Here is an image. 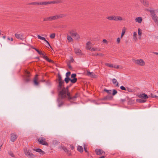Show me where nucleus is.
<instances>
[{
	"mask_svg": "<svg viewBox=\"0 0 158 158\" xmlns=\"http://www.w3.org/2000/svg\"><path fill=\"white\" fill-rule=\"evenodd\" d=\"M58 89L60 91V94L62 98H68L70 99V94L68 92V87L66 88L64 87V81H59Z\"/></svg>",
	"mask_w": 158,
	"mask_h": 158,
	"instance_id": "nucleus-1",
	"label": "nucleus"
},
{
	"mask_svg": "<svg viewBox=\"0 0 158 158\" xmlns=\"http://www.w3.org/2000/svg\"><path fill=\"white\" fill-rule=\"evenodd\" d=\"M64 15L63 14L52 16H51L48 17L44 18V21H46L54 20L62 18L64 17Z\"/></svg>",
	"mask_w": 158,
	"mask_h": 158,
	"instance_id": "nucleus-2",
	"label": "nucleus"
},
{
	"mask_svg": "<svg viewBox=\"0 0 158 158\" xmlns=\"http://www.w3.org/2000/svg\"><path fill=\"white\" fill-rule=\"evenodd\" d=\"M151 14L152 16V19L156 23H158V18L156 15L155 13L157 12V10H150V11Z\"/></svg>",
	"mask_w": 158,
	"mask_h": 158,
	"instance_id": "nucleus-3",
	"label": "nucleus"
},
{
	"mask_svg": "<svg viewBox=\"0 0 158 158\" xmlns=\"http://www.w3.org/2000/svg\"><path fill=\"white\" fill-rule=\"evenodd\" d=\"M38 141L40 144L47 146H49L48 143L46 142L45 138L41 137L38 139Z\"/></svg>",
	"mask_w": 158,
	"mask_h": 158,
	"instance_id": "nucleus-4",
	"label": "nucleus"
},
{
	"mask_svg": "<svg viewBox=\"0 0 158 158\" xmlns=\"http://www.w3.org/2000/svg\"><path fill=\"white\" fill-rule=\"evenodd\" d=\"M69 32L71 35L73 37H74L76 40H78L80 39V35L77 32H75L73 30L70 31Z\"/></svg>",
	"mask_w": 158,
	"mask_h": 158,
	"instance_id": "nucleus-5",
	"label": "nucleus"
},
{
	"mask_svg": "<svg viewBox=\"0 0 158 158\" xmlns=\"http://www.w3.org/2000/svg\"><path fill=\"white\" fill-rule=\"evenodd\" d=\"M25 154L26 156L30 158H33L35 156L31 152V151L29 149H26L24 150Z\"/></svg>",
	"mask_w": 158,
	"mask_h": 158,
	"instance_id": "nucleus-6",
	"label": "nucleus"
},
{
	"mask_svg": "<svg viewBox=\"0 0 158 158\" xmlns=\"http://www.w3.org/2000/svg\"><path fill=\"white\" fill-rule=\"evenodd\" d=\"M135 64L141 66H143L145 65V62L142 59H137L135 60Z\"/></svg>",
	"mask_w": 158,
	"mask_h": 158,
	"instance_id": "nucleus-7",
	"label": "nucleus"
},
{
	"mask_svg": "<svg viewBox=\"0 0 158 158\" xmlns=\"http://www.w3.org/2000/svg\"><path fill=\"white\" fill-rule=\"evenodd\" d=\"M15 36L17 39L21 40H23L25 38L23 34L21 33H16L15 34Z\"/></svg>",
	"mask_w": 158,
	"mask_h": 158,
	"instance_id": "nucleus-8",
	"label": "nucleus"
},
{
	"mask_svg": "<svg viewBox=\"0 0 158 158\" xmlns=\"http://www.w3.org/2000/svg\"><path fill=\"white\" fill-rule=\"evenodd\" d=\"M18 135L15 133H12L10 135V139L11 141L14 142L17 139Z\"/></svg>",
	"mask_w": 158,
	"mask_h": 158,
	"instance_id": "nucleus-9",
	"label": "nucleus"
},
{
	"mask_svg": "<svg viewBox=\"0 0 158 158\" xmlns=\"http://www.w3.org/2000/svg\"><path fill=\"white\" fill-rule=\"evenodd\" d=\"M76 77V74L75 73L72 74L71 75V81L72 83H74L77 81V79Z\"/></svg>",
	"mask_w": 158,
	"mask_h": 158,
	"instance_id": "nucleus-10",
	"label": "nucleus"
},
{
	"mask_svg": "<svg viewBox=\"0 0 158 158\" xmlns=\"http://www.w3.org/2000/svg\"><path fill=\"white\" fill-rule=\"evenodd\" d=\"M96 153L97 155H101L103 154H105V152L102 149H96L95 150Z\"/></svg>",
	"mask_w": 158,
	"mask_h": 158,
	"instance_id": "nucleus-11",
	"label": "nucleus"
},
{
	"mask_svg": "<svg viewBox=\"0 0 158 158\" xmlns=\"http://www.w3.org/2000/svg\"><path fill=\"white\" fill-rule=\"evenodd\" d=\"M87 75L92 78L96 77V76L93 73L87 71L86 73Z\"/></svg>",
	"mask_w": 158,
	"mask_h": 158,
	"instance_id": "nucleus-12",
	"label": "nucleus"
},
{
	"mask_svg": "<svg viewBox=\"0 0 158 158\" xmlns=\"http://www.w3.org/2000/svg\"><path fill=\"white\" fill-rule=\"evenodd\" d=\"M135 22L139 24H141L143 21V18L141 17H138L135 18Z\"/></svg>",
	"mask_w": 158,
	"mask_h": 158,
	"instance_id": "nucleus-13",
	"label": "nucleus"
},
{
	"mask_svg": "<svg viewBox=\"0 0 158 158\" xmlns=\"http://www.w3.org/2000/svg\"><path fill=\"white\" fill-rule=\"evenodd\" d=\"M75 52L77 55H81L82 54L81 51L79 49L76 48L74 50Z\"/></svg>",
	"mask_w": 158,
	"mask_h": 158,
	"instance_id": "nucleus-14",
	"label": "nucleus"
},
{
	"mask_svg": "<svg viewBox=\"0 0 158 158\" xmlns=\"http://www.w3.org/2000/svg\"><path fill=\"white\" fill-rule=\"evenodd\" d=\"M139 98L143 99H145L148 98V97L147 94H141L139 96Z\"/></svg>",
	"mask_w": 158,
	"mask_h": 158,
	"instance_id": "nucleus-15",
	"label": "nucleus"
},
{
	"mask_svg": "<svg viewBox=\"0 0 158 158\" xmlns=\"http://www.w3.org/2000/svg\"><path fill=\"white\" fill-rule=\"evenodd\" d=\"M112 82L113 84L116 86L117 87H118L119 85H118V83L117 81V80L115 78H113L112 80Z\"/></svg>",
	"mask_w": 158,
	"mask_h": 158,
	"instance_id": "nucleus-16",
	"label": "nucleus"
},
{
	"mask_svg": "<svg viewBox=\"0 0 158 158\" xmlns=\"http://www.w3.org/2000/svg\"><path fill=\"white\" fill-rule=\"evenodd\" d=\"M106 19L109 20H113L115 21V16L111 15L106 17Z\"/></svg>",
	"mask_w": 158,
	"mask_h": 158,
	"instance_id": "nucleus-17",
	"label": "nucleus"
},
{
	"mask_svg": "<svg viewBox=\"0 0 158 158\" xmlns=\"http://www.w3.org/2000/svg\"><path fill=\"white\" fill-rule=\"evenodd\" d=\"M33 150L36 152L40 153L41 155H43L45 154V152L40 148L34 149Z\"/></svg>",
	"mask_w": 158,
	"mask_h": 158,
	"instance_id": "nucleus-18",
	"label": "nucleus"
},
{
	"mask_svg": "<svg viewBox=\"0 0 158 158\" xmlns=\"http://www.w3.org/2000/svg\"><path fill=\"white\" fill-rule=\"evenodd\" d=\"M138 33L139 36L138 39L140 40L141 38L142 31V30L140 28H138Z\"/></svg>",
	"mask_w": 158,
	"mask_h": 158,
	"instance_id": "nucleus-19",
	"label": "nucleus"
},
{
	"mask_svg": "<svg viewBox=\"0 0 158 158\" xmlns=\"http://www.w3.org/2000/svg\"><path fill=\"white\" fill-rule=\"evenodd\" d=\"M137 33L135 31L133 32V40L134 42H136L137 40Z\"/></svg>",
	"mask_w": 158,
	"mask_h": 158,
	"instance_id": "nucleus-20",
	"label": "nucleus"
},
{
	"mask_svg": "<svg viewBox=\"0 0 158 158\" xmlns=\"http://www.w3.org/2000/svg\"><path fill=\"white\" fill-rule=\"evenodd\" d=\"M37 37H38V38L40 39V40H44V41H45L47 43V44H48V45L49 46H50V44L49 43V42L45 39V38H44V37H42V36H40V35H37Z\"/></svg>",
	"mask_w": 158,
	"mask_h": 158,
	"instance_id": "nucleus-21",
	"label": "nucleus"
},
{
	"mask_svg": "<svg viewBox=\"0 0 158 158\" xmlns=\"http://www.w3.org/2000/svg\"><path fill=\"white\" fill-rule=\"evenodd\" d=\"M125 19L123 18L122 17L120 16H115V21H121L123 20H124Z\"/></svg>",
	"mask_w": 158,
	"mask_h": 158,
	"instance_id": "nucleus-22",
	"label": "nucleus"
},
{
	"mask_svg": "<svg viewBox=\"0 0 158 158\" xmlns=\"http://www.w3.org/2000/svg\"><path fill=\"white\" fill-rule=\"evenodd\" d=\"M77 150L81 153H82L83 152V147L81 146L78 145L77 147Z\"/></svg>",
	"mask_w": 158,
	"mask_h": 158,
	"instance_id": "nucleus-23",
	"label": "nucleus"
},
{
	"mask_svg": "<svg viewBox=\"0 0 158 158\" xmlns=\"http://www.w3.org/2000/svg\"><path fill=\"white\" fill-rule=\"evenodd\" d=\"M126 30V27H124L122 29L121 35V38H123V36L125 33Z\"/></svg>",
	"mask_w": 158,
	"mask_h": 158,
	"instance_id": "nucleus-24",
	"label": "nucleus"
},
{
	"mask_svg": "<svg viewBox=\"0 0 158 158\" xmlns=\"http://www.w3.org/2000/svg\"><path fill=\"white\" fill-rule=\"evenodd\" d=\"M91 43L90 42H88L86 43V48L88 50H90L91 48V47L90 45H91Z\"/></svg>",
	"mask_w": 158,
	"mask_h": 158,
	"instance_id": "nucleus-25",
	"label": "nucleus"
},
{
	"mask_svg": "<svg viewBox=\"0 0 158 158\" xmlns=\"http://www.w3.org/2000/svg\"><path fill=\"white\" fill-rule=\"evenodd\" d=\"M105 65L106 66H108L110 68H114V64H109V63H106L105 64Z\"/></svg>",
	"mask_w": 158,
	"mask_h": 158,
	"instance_id": "nucleus-26",
	"label": "nucleus"
},
{
	"mask_svg": "<svg viewBox=\"0 0 158 158\" xmlns=\"http://www.w3.org/2000/svg\"><path fill=\"white\" fill-rule=\"evenodd\" d=\"M143 4L144 6H148L149 5L148 2L145 0H143Z\"/></svg>",
	"mask_w": 158,
	"mask_h": 158,
	"instance_id": "nucleus-27",
	"label": "nucleus"
},
{
	"mask_svg": "<svg viewBox=\"0 0 158 158\" xmlns=\"http://www.w3.org/2000/svg\"><path fill=\"white\" fill-rule=\"evenodd\" d=\"M43 56V57L44 59H46L48 61L50 62H52V63L53 62V61L52 60H51V59H50L49 58H48L47 56H45L44 54V56Z\"/></svg>",
	"mask_w": 158,
	"mask_h": 158,
	"instance_id": "nucleus-28",
	"label": "nucleus"
},
{
	"mask_svg": "<svg viewBox=\"0 0 158 158\" xmlns=\"http://www.w3.org/2000/svg\"><path fill=\"white\" fill-rule=\"evenodd\" d=\"M38 75H36L35 77L34 78V84L36 85H38V83L37 82V76Z\"/></svg>",
	"mask_w": 158,
	"mask_h": 158,
	"instance_id": "nucleus-29",
	"label": "nucleus"
},
{
	"mask_svg": "<svg viewBox=\"0 0 158 158\" xmlns=\"http://www.w3.org/2000/svg\"><path fill=\"white\" fill-rule=\"evenodd\" d=\"M83 146L84 148V150L85 152H87V153H89V152L87 151V146L86 144L85 143H83Z\"/></svg>",
	"mask_w": 158,
	"mask_h": 158,
	"instance_id": "nucleus-30",
	"label": "nucleus"
},
{
	"mask_svg": "<svg viewBox=\"0 0 158 158\" xmlns=\"http://www.w3.org/2000/svg\"><path fill=\"white\" fill-rule=\"evenodd\" d=\"M50 3L49 2H39L40 5H47L48 4H49Z\"/></svg>",
	"mask_w": 158,
	"mask_h": 158,
	"instance_id": "nucleus-31",
	"label": "nucleus"
},
{
	"mask_svg": "<svg viewBox=\"0 0 158 158\" xmlns=\"http://www.w3.org/2000/svg\"><path fill=\"white\" fill-rule=\"evenodd\" d=\"M63 150L65 152L67 153L69 155H71L70 151L66 147H65Z\"/></svg>",
	"mask_w": 158,
	"mask_h": 158,
	"instance_id": "nucleus-32",
	"label": "nucleus"
},
{
	"mask_svg": "<svg viewBox=\"0 0 158 158\" xmlns=\"http://www.w3.org/2000/svg\"><path fill=\"white\" fill-rule=\"evenodd\" d=\"M91 51H100V49L98 48H91L90 50Z\"/></svg>",
	"mask_w": 158,
	"mask_h": 158,
	"instance_id": "nucleus-33",
	"label": "nucleus"
},
{
	"mask_svg": "<svg viewBox=\"0 0 158 158\" xmlns=\"http://www.w3.org/2000/svg\"><path fill=\"white\" fill-rule=\"evenodd\" d=\"M137 101L139 102H145L146 101V100L145 99H137Z\"/></svg>",
	"mask_w": 158,
	"mask_h": 158,
	"instance_id": "nucleus-34",
	"label": "nucleus"
},
{
	"mask_svg": "<svg viewBox=\"0 0 158 158\" xmlns=\"http://www.w3.org/2000/svg\"><path fill=\"white\" fill-rule=\"evenodd\" d=\"M67 40L70 42L73 41V38L69 35H67Z\"/></svg>",
	"mask_w": 158,
	"mask_h": 158,
	"instance_id": "nucleus-35",
	"label": "nucleus"
},
{
	"mask_svg": "<svg viewBox=\"0 0 158 158\" xmlns=\"http://www.w3.org/2000/svg\"><path fill=\"white\" fill-rule=\"evenodd\" d=\"M38 53L40 54L42 56H44V53L43 52H40V51L38 50L37 49L34 48Z\"/></svg>",
	"mask_w": 158,
	"mask_h": 158,
	"instance_id": "nucleus-36",
	"label": "nucleus"
},
{
	"mask_svg": "<svg viewBox=\"0 0 158 158\" xmlns=\"http://www.w3.org/2000/svg\"><path fill=\"white\" fill-rule=\"evenodd\" d=\"M71 81V79L69 77H66L64 79V81L67 83H68L69 81Z\"/></svg>",
	"mask_w": 158,
	"mask_h": 158,
	"instance_id": "nucleus-37",
	"label": "nucleus"
},
{
	"mask_svg": "<svg viewBox=\"0 0 158 158\" xmlns=\"http://www.w3.org/2000/svg\"><path fill=\"white\" fill-rule=\"evenodd\" d=\"M28 4L30 5H40V4H39V2H32L31 3H29Z\"/></svg>",
	"mask_w": 158,
	"mask_h": 158,
	"instance_id": "nucleus-38",
	"label": "nucleus"
},
{
	"mask_svg": "<svg viewBox=\"0 0 158 158\" xmlns=\"http://www.w3.org/2000/svg\"><path fill=\"white\" fill-rule=\"evenodd\" d=\"M52 143L54 145H56L58 144V142L56 140H53Z\"/></svg>",
	"mask_w": 158,
	"mask_h": 158,
	"instance_id": "nucleus-39",
	"label": "nucleus"
},
{
	"mask_svg": "<svg viewBox=\"0 0 158 158\" xmlns=\"http://www.w3.org/2000/svg\"><path fill=\"white\" fill-rule=\"evenodd\" d=\"M56 34L54 33H52L50 35V37L52 39H54L55 38V37Z\"/></svg>",
	"mask_w": 158,
	"mask_h": 158,
	"instance_id": "nucleus-40",
	"label": "nucleus"
},
{
	"mask_svg": "<svg viewBox=\"0 0 158 158\" xmlns=\"http://www.w3.org/2000/svg\"><path fill=\"white\" fill-rule=\"evenodd\" d=\"M114 68L116 69H122V67L121 66H119V65H114Z\"/></svg>",
	"mask_w": 158,
	"mask_h": 158,
	"instance_id": "nucleus-41",
	"label": "nucleus"
},
{
	"mask_svg": "<svg viewBox=\"0 0 158 158\" xmlns=\"http://www.w3.org/2000/svg\"><path fill=\"white\" fill-rule=\"evenodd\" d=\"M104 91H106L107 93L109 94H111L112 93V91L110 90H107L106 89H104Z\"/></svg>",
	"mask_w": 158,
	"mask_h": 158,
	"instance_id": "nucleus-42",
	"label": "nucleus"
},
{
	"mask_svg": "<svg viewBox=\"0 0 158 158\" xmlns=\"http://www.w3.org/2000/svg\"><path fill=\"white\" fill-rule=\"evenodd\" d=\"M117 91L115 89H113L112 91V94L113 95H114L117 93Z\"/></svg>",
	"mask_w": 158,
	"mask_h": 158,
	"instance_id": "nucleus-43",
	"label": "nucleus"
},
{
	"mask_svg": "<svg viewBox=\"0 0 158 158\" xmlns=\"http://www.w3.org/2000/svg\"><path fill=\"white\" fill-rule=\"evenodd\" d=\"M151 97L153 98H156L158 99V96H157L156 95H154V94H151Z\"/></svg>",
	"mask_w": 158,
	"mask_h": 158,
	"instance_id": "nucleus-44",
	"label": "nucleus"
},
{
	"mask_svg": "<svg viewBox=\"0 0 158 158\" xmlns=\"http://www.w3.org/2000/svg\"><path fill=\"white\" fill-rule=\"evenodd\" d=\"M71 74L70 72H68L66 74V77H69V76Z\"/></svg>",
	"mask_w": 158,
	"mask_h": 158,
	"instance_id": "nucleus-45",
	"label": "nucleus"
},
{
	"mask_svg": "<svg viewBox=\"0 0 158 158\" xmlns=\"http://www.w3.org/2000/svg\"><path fill=\"white\" fill-rule=\"evenodd\" d=\"M64 81L62 80V78L60 75L58 76V82Z\"/></svg>",
	"mask_w": 158,
	"mask_h": 158,
	"instance_id": "nucleus-46",
	"label": "nucleus"
},
{
	"mask_svg": "<svg viewBox=\"0 0 158 158\" xmlns=\"http://www.w3.org/2000/svg\"><path fill=\"white\" fill-rule=\"evenodd\" d=\"M120 89H121L123 90H126V89L123 86H122L120 87Z\"/></svg>",
	"mask_w": 158,
	"mask_h": 158,
	"instance_id": "nucleus-47",
	"label": "nucleus"
},
{
	"mask_svg": "<svg viewBox=\"0 0 158 158\" xmlns=\"http://www.w3.org/2000/svg\"><path fill=\"white\" fill-rule=\"evenodd\" d=\"M121 39V37L120 38L118 37V38H117V42L118 43H120V40Z\"/></svg>",
	"mask_w": 158,
	"mask_h": 158,
	"instance_id": "nucleus-48",
	"label": "nucleus"
},
{
	"mask_svg": "<svg viewBox=\"0 0 158 158\" xmlns=\"http://www.w3.org/2000/svg\"><path fill=\"white\" fill-rule=\"evenodd\" d=\"M61 2V1L60 0H56V4L60 3Z\"/></svg>",
	"mask_w": 158,
	"mask_h": 158,
	"instance_id": "nucleus-49",
	"label": "nucleus"
},
{
	"mask_svg": "<svg viewBox=\"0 0 158 158\" xmlns=\"http://www.w3.org/2000/svg\"><path fill=\"white\" fill-rule=\"evenodd\" d=\"M7 40H11V41H13V38L11 37L10 38L9 37H8L7 38Z\"/></svg>",
	"mask_w": 158,
	"mask_h": 158,
	"instance_id": "nucleus-50",
	"label": "nucleus"
},
{
	"mask_svg": "<svg viewBox=\"0 0 158 158\" xmlns=\"http://www.w3.org/2000/svg\"><path fill=\"white\" fill-rule=\"evenodd\" d=\"M49 2L50 3L49 4H56V1H52L51 2Z\"/></svg>",
	"mask_w": 158,
	"mask_h": 158,
	"instance_id": "nucleus-51",
	"label": "nucleus"
},
{
	"mask_svg": "<svg viewBox=\"0 0 158 158\" xmlns=\"http://www.w3.org/2000/svg\"><path fill=\"white\" fill-rule=\"evenodd\" d=\"M9 154L10 156H11L12 157H14V154H13V153L12 152H10L9 153Z\"/></svg>",
	"mask_w": 158,
	"mask_h": 158,
	"instance_id": "nucleus-52",
	"label": "nucleus"
},
{
	"mask_svg": "<svg viewBox=\"0 0 158 158\" xmlns=\"http://www.w3.org/2000/svg\"><path fill=\"white\" fill-rule=\"evenodd\" d=\"M26 74H27V77H29V74H30V72L28 71H26Z\"/></svg>",
	"mask_w": 158,
	"mask_h": 158,
	"instance_id": "nucleus-53",
	"label": "nucleus"
},
{
	"mask_svg": "<svg viewBox=\"0 0 158 158\" xmlns=\"http://www.w3.org/2000/svg\"><path fill=\"white\" fill-rule=\"evenodd\" d=\"M102 41L104 43H106V44H107V41L106 39L103 40Z\"/></svg>",
	"mask_w": 158,
	"mask_h": 158,
	"instance_id": "nucleus-54",
	"label": "nucleus"
},
{
	"mask_svg": "<svg viewBox=\"0 0 158 158\" xmlns=\"http://www.w3.org/2000/svg\"><path fill=\"white\" fill-rule=\"evenodd\" d=\"M65 148L63 145H61L60 147V148H62L63 150Z\"/></svg>",
	"mask_w": 158,
	"mask_h": 158,
	"instance_id": "nucleus-55",
	"label": "nucleus"
},
{
	"mask_svg": "<svg viewBox=\"0 0 158 158\" xmlns=\"http://www.w3.org/2000/svg\"><path fill=\"white\" fill-rule=\"evenodd\" d=\"M70 148L72 150H73L74 149V147L73 145H70Z\"/></svg>",
	"mask_w": 158,
	"mask_h": 158,
	"instance_id": "nucleus-56",
	"label": "nucleus"
},
{
	"mask_svg": "<svg viewBox=\"0 0 158 158\" xmlns=\"http://www.w3.org/2000/svg\"><path fill=\"white\" fill-rule=\"evenodd\" d=\"M127 90L129 91V92H132V90L130 89H127Z\"/></svg>",
	"mask_w": 158,
	"mask_h": 158,
	"instance_id": "nucleus-57",
	"label": "nucleus"
},
{
	"mask_svg": "<svg viewBox=\"0 0 158 158\" xmlns=\"http://www.w3.org/2000/svg\"><path fill=\"white\" fill-rule=\"evenodd\" d=\"M126 100V99L125 98L124 99H121V102H123L125 101Z\"/></svg>",
	"mask_w": 158,
	"mask_h": 158,
	"instance_id": "nucleus-58",
	"label": "nucleus"
},
{
	"mask_svg": "<svg viewBox=\"0 0 158 158\" xmlns=\"http://www.w3.org/2000/svg\"><path fill=\"white\" fill-rule=\"evenodd\" d=\"M153 53L154 54H156V55H158V52H153Z\"/></svg>",
	"mask_w": 158,
	"mask_h": 158,
	"instance_id": "nucleus-59",
	"label": "nucleus"
},
{
	"mask_svg": "<svg viewBox=\"0 0 158 158\" xmlns=\"http://www.w3.org/2000/svg\"><path fill=\"white\" fill-rule=\"evenodd\" d=\"M68 67H69V69H71V66L69 64H68Z\"/></svg>",
	"mask_w": 158,
	"mask_h": 158,
	"instance_id": "nucleus-60",
	"label": "nucleus"
},
{
	"mask_svg": "<svg viewBox=\"0 0 158 158\" xmlns=\"http://www.w3.org/2000/svg\"><path fill=\"white\" fill-rule=\"evenodd\" d=\"M105 157V156H102L101 157H99V158H104Z\"/></svg>",
	"mask_w": 158,
	"mask_h": 158,
	"instance_id": "nucleus-61",
	"label": "nucleus"
},
{
	"mask_svg": "<svg viewBox=\"0 0 158 158\" xmlns=\"http://www.w3.org/2000/svg\"><path fill=\"white\" fill-rule=\"evenodd\" d=\"M3 38L4 39H5V38H6V37H5V36H3Z\"/></svg>",
	"mask_w": 158,
	"mask_h": 158,
	"instance_id": "nucleus-62",
	"label": "nucleus"
},
{
	"mask_svg": "<svg viewBox=\"0 0 158 158\" xmlns=\"http://www.w3.org/2000/svg\"><path fill=\"white\" fill-rule=\"evenodd\" d=\"M103 54H101L100 55V56H103Z\"/></svg>",
	"mask_w": 158,
	"mask_h": 158,
	"instance_id": "nucleus-63",
	"label": "nucleus"
},
{
	"mask_svg": "<svg viewBox=\"0 0 158 158\" xmlns=\"http://www.w3.org/2000/svg\"><path fill=\"white\" fill-rule=\"evenodd\" d=\"M61 105H61L60 104H59V106H60Z\"/></svg>",
	"mask_w": 158,
	"mask_h": 158,
	"instance_id": "nucleus-64",
	"label": "nucleus"
}]
</instances>
